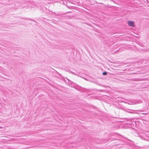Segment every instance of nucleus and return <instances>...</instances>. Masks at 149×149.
Masks as SVG:
<instances>
[{
	"instance_id": "obj_6",
	"label": "nucleus",
	"mask_w": 149,
	"mask_h": 149,
	"mask_svg": "<svg viewBox=\"0 0 149 149\" xmlns=\"http://www.w3.org/2000/svg\"><path fill=\"white\" fill-rule=\"evenodd\" d=\"M98 85H100V84H98Z\"/></svg>"
},
{
	"instance_id": "obj_3",
	"label": "nucleus",
	"mask_w": 149,
	"mask_h": 149,
	"mask_svg": "<svg viewBox=\"0 0 149 149\" xmlns=\"http://www.w3.org/2000/svg\"><path fill=\"white\" fill-rule=\"evenodd\" d=\"M102 74L104 75H106L107 74V73L106 72H104L102 73Z\"/></svg>"
},
{
	"instance_id": "obj_2",
	"label": "nucleus",
	"mask_w": 149,
	"mask_h": 149,
	"mask_svg": "<svg viewBox=\"0 0 149 149\" xmlns=\"http://www.w3.org/2000/svg\"><path fill=\"white\" fill-rule=\"evenodd\" d=\"M71 12V11H69V12H68L65 13L61 14H59L58 15L59 16H61L62 15H65L67 13H70Z\"/></svg>"
},
{
	"instance_id": "obj_5",
	"label": "nucleus",
	"mask_w": 149,
	"mask_h": 149,
	"mask_svg": "<svg viewBox=\"0 0 149 149\" xmlns=\"http://www.w3.org/2000/svg\"><path fill=\"white\" fill-rule=\"evenodd\" d=\"M0 129H2V127H0Z\"/></svg>"
},
{
	"instance_id": "obj_4",
	"label": "nucleus",
	"mask_w": 149,
	"mask_h": 149,
	"mask_svg": "<svg viewBox=\"0 0 149 149\" xmlns=\"http://www.w3.org/2000/svg\"><path fill=\"white\" fill-rule=\"evenodd\" d=\"M71 73L74 75H76V74L74 72L71 71Z\"/></svg>"
},
{
	"instance_id": "obj_1",
	"label": "nucleus",
	"mask_w": 149,
	"mask_h": 149,
	"mask_svg": "<svg viewBox=\"0 0 149 149\" xmlns=\"http://www.w3.org/2000/svg\"><path fill=\"white\" fill-rule=\"evenodd\" d=\"M128 24L129 26H131L132 27L135 26V25H134V21H128Z\"/></svg>"
}]
</instances>
